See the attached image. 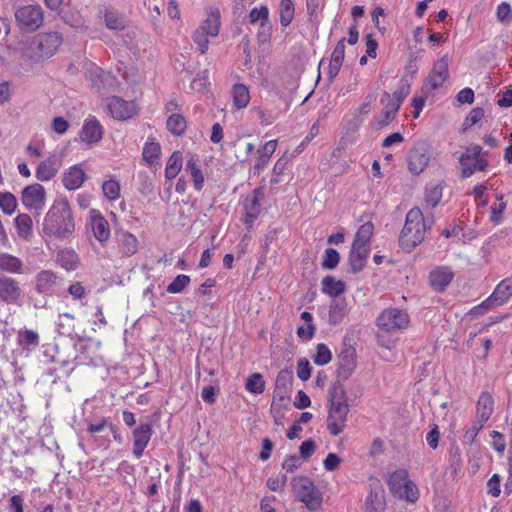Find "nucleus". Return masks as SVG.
Instances as JSON below:
<instances>
[{
	"label": "nucleus",
	"mask_w": 512,
	"mask_h": 512,
	"mask_svg": "<svg viewBox=\"0 0 512 512\" xmlns=\"http://www.w3.org/2000/svg\"><path fill=\"white\" fill-rule=\"evenodd\" d=\"M327 429L333 436L341 434L348 420L349 404L346 390L340 381L334 382L328 391Z\"/></svg>",
	"instance_id": "obj_1"
},
{
	"label": "nucleus",
	"mask_w": 512,
	"mask_h": 512,
	"mask_svg": "<svg viewBox=\"0 0 512 512\" xmlns=\"http://www.w3.org/2000/svg\"><path fill=\"white\" fill-rule=\"evenodd\" d=\"M75 229L74 218L66 199L57 200L48 210L44 223L45 235L55 238H65Z\"/></svg>",
	"instance_id": "obj_2"
},
{
	"label": "nucleus",
	"mask_w": 512,
	"mask_h": 512,
	"mask_svg": "<svg viewBox=\"0 0 512 512\" xmlns=\"http://www.w3.org/2000/svg\"><path fill=\"white\" fill-rule=\"evenodd\" d=\"M63 43V36L57 31L40 32L24 43V54L33 61L52 57Z\"/></svg>",
	"instance_id": "obj_3"
},
{
	"label": "nucleus",
	"mask_w": 512,
	"mask_h": 512,
	"mask_svg": "<svg viewBox=\"0 0 512 512\" xmlns=\"http://www.w3.org/2000/svg\"><path fill=\"white\" fill-rule=\"evenodd\" d=\"M426 229L427 222L422 211L418 207L410 209L399 237L401 248L410 253L424 240Z\"/></svg>",
	"instance_id": "obj_4"
},
{
	"label": "nucleus",
	"mask_w": 512,
	"mask_h": 512,
	"mask_svg": "<svg viewBox=\"0 0 512 512\" xmlns=\"http://www.w3.org/2000/svg\"><path fill=\"white\" fill-rule=\"evenodd\" d=\"M292 486L297 500L304 503L308 510L317 511L321 508L322 493L310 478L306 476L295 477L292 480Z\"/></svg>",
	"instance_id": "obj_5"
},
{
	"label": "nucleus",
	"mask_w": 512,
	"mask_h": 512,
	"mask_svg": "<svg viewBox=\"0 0 512 512\" xmlns=\"http://www.w3.org/2000/svg\"><path fill=\"white\" fill-rule=\"evenodd\" d=\"M410 316L404 309L390 307L384 309L376 319V326L384 333L395 334L408 328Z\"/></svg>",
	"instance_id": "obj_6"
},
{
	"label": "nucleus",
	"mask_w": 512,
	"mask_h": 512,
	"mask_svg": "<svg viewBox=\"0 0 512 512\" xmlns=\"http://www.w3.org/2000/svg\"><path fill=\"white\" fill-rule=\"evenodd\" d=\"M388 486L390 492L399 499L414 503L419 497L417 486L409 480L408 472L405 469H399L390 474Z\"/></svg>",
	"instance_id": "obj_7"
},
{
	"label": "nucleus",
	"mask_w": 512,
	"mask_h": 512,
	"mask_svg": "<svg viewBox=\"0 0 512 512\" xmlns=\"http://www.w3.org/2000/svg\"><path fill=\"white\" fill-rule=\"evenodd\" d=\"M486 155L487 152H483L481 146L476 144L468 146L459 158L461 176L468 178L477 171H485L488 167Z\"/></svg>",
	"instance_id": "obj_8"
},
{
	"label": "nucleus",
	"mask_w": 512,
	"mask_h": 512,
	"mask_svg": "<svg viewBox=\"0 0 512 512\" xmlns=\"http://www.w3.org/2000/svg\"><path fill=\"white\" fill-rule=\"evenodd\" d=\"M220 12L218 9H212L207 18L193 33V41L197 45L201 54H205L208 50V37H216L220 28Z\"/></svg>",
	"instance_id": "obj_9"
},
{
	"label": "nucleus",
	"mask_w": 512,
	"mask_h": 512,
	"mask_svg": "<svg viewBox=\"0 0 512 512\" xmlns=\"http://www.w3.org/2000/svg\"><path fill=\"white\" fill-rule=\"evenodd\" d=\"M15 19L21 30L34 32L43 24V9L38 4L21 6L15 11Z\"/></svg>",
	"instance_id": "obj_10"
},
{
	"label": "nucleus",
	"mask_w": 512,
	"mask_h": 512,
	"mask_svg": "<svg viewBox=\"0 0 512 512\" xmlns=\"http://www.w3.org/2000/svg\"><path fill=\"white\" fill-rule=\"evenodd\" d=\"M107 107L112 117L117 120H128L138 113V106L134 101H126L118 96L110 97Z\"/></svg>",
	"instance_id": "obj_11"
},
{
	"label": "nucleus",
	"mask_w": 512,
	"mask_h": 512,
	"mask_svg": "<svg viewBox=\"0 0 512 512\" xmlns=\"http://www.w3.org/2000/svg\"><path fill=\"white\" fill-rule=\"evenodd\" d=\"M430 161L429 148L425 144H419L413 147L408 157V168L414 175L422 173Z\"/></svg>",
	"instance_id": "obj_12"
},
{
	"label": "nucleus",
	"mask_w": 512,
	"mask_h": 512,
	"mask_svg": "<svg viewBox=\"0 0 512 512\" xmlns=\"http://www.w3.org/2000/svg\"><path fill=\"white\" fill-rule=\"evenodd\" d=\"M449 77V58L447 55H444L440 59H438L426 78V86L429 87L430 90H435L443 85V83Z\"/></svg>",
	"instance_id": "obj_13"
},
{
	"label": "nucleus",
	"mask_w": 512,
	"mask_h": 512,
	"mask_svg": "<svg viewBox=\"0 0 512 512\" xmlns=\"http://www.w3.org/2000/svg\"><path fill=\"white\" fill-rule=\"evenodd\" d=\"M357 366L356 350L351 345L344 344L338 356L337 375L343 380H347L354 372Z\"/></svg>",
	"instance_id": "obj_14"
},
{
	"label": "nucleus",
	"mask_w": 512,
	"mask_h": 512,
	"mask_svg": "<svg viewBox=\"0 0 512 512\" xmlns=\"http://www.w3.org/2000/svg\"><path fill=\"white\" fill-rule=\"evenodd\" d=\"M21 201L26 208L41 209L45 203L44 187L38 183L25 187L22 191Z\"/></svg>",
	"instance_id": "obj_15"
},
{
	"label": "nucleus",
	"mask_w": 512,
	"mask_h": 512,
	"mask_svg": "<svg viewBox=\"0 0 512 512\" xmlns=\"http://www.w3.org/2000/svg\"><path fill=\"white\" fill-rule=\"evenodd\" d=\"M152 436V427L149 423H141L132 432L133 449L132 453L136 458H140L147 447Z\"/></svg>",
	"instance_id": "obj_16"
},
{
	"label": "nucleus",
	"mask_w": 512,
	"mask_h": 512,
	"mask_svg": "<svg viewBox=\"0 0 512 512\" xmlns=\"http://www.w3.org/2000/svg\"><path fill=\"white\" fill-rule=\"evenodd\" d=\"M90 225L94 237L100 243H104L110 238L109 223L98 210L92 209L90 211Z\"/></svg>",
	"instance_id": "obj_17"
},
{
	"label": "nucleus",
	"mask_w": 512,
	"mask_h": 512,
	"mask_svg": "<svg viewBox=\"0 0 512 512\" xmlns=\"http://www.w3.org/2000/svg\"><path fill=\"white\" fill-rule=\"evenodd\" d=\"M22 297L19 283L10 277L0 278V299L6 303H16Z\"/></svg>",
	"instance_id": "obj_18"
},
{
	"label": "nucleus",
	"mask_w": 512,
	"mask_h": 512,
	"mask_svg": "<svg viewBox=\"0 0 512 512\" xmlns=\"http://www.w3.org/2000/svg\"><path fill=\"white\" fill-rule=\"evenodd\" d=\"M261 190L257 188L252 195H249L244 200V223L251 226L258 218L261 212L260 196Z\"/></svg>",
	"instance_id": "obj_19"
},
{
	"label": "nucleus",
	"mask_w": 512,
	"mask_h": 512,
	"mask_svg": "<svg viewBox=\"0 0 512 512\" xmlns=\"http://www.w3.org/2000/svg\"><path fill=\"white\" fill-rule=\"evenodd\" d=\"M61 167L60 160L55 155H50L38 164L35 176L42 182L53 179Z\"/></svg>",
	"instance_id": "obj_20"
},
{
	"label": "nucleus",
	"mask_w": 512,
	"mask_h": 512,
	"mask_svg": "<svg viewBox=\"0 0 512 512\" xmlns=\"http://www.w3.org/2000/svg\"><path fill=\"white\" fill-rule=\"evenodd\" d=\"M102 136L103 127L100 122L95 117L86 119L80 132L81 140L85 143L92 144L99 142Z\"/></svg>",
	"instance_id": "obj_21"
},
{
	"label": "nucleus",
	"mask_w": 512,
	"mask_h": 512,
	"mask_svg": "<svg viewBox=\"0 0 512 512\" xmlns=\"http://www.w3.org/2000/svg\"><path fill=\"white\" fill-rule=\"evenodd\" d=\"M454 274L449 267H437L430 272L431 286L439 292H443L453 280Z\"/></svg>",
	"instance_id": "obj_22"
},
{
	"label": "nucleus",
	"mask_w": 512,
	"mask_h": 512,
	"mask_svg": "<svg viewBox=\"0 0 512 512\" xmlns=\"http://www.w3.org/2000/svg\"><path fill=\"white\" fill-rule=\"evenodd\" d=\"M512 296V279L502 280L494 289L493 293L487 298V303L497 307L503 305Z\"/></svg>",
	"instance_id": "obj_23"
},
{
	"label": "nucleus",
	"mask_w": 512,
	"mask_h": 512,
	"mask_svg": "<svg viewBox=\"0 0 512 512\" xmlns=\"http://www.w3.org/2000/svg\"><path fill=\"white\" fill-rule=\"evenodd\" d=\"M369 255V248L358 244H352L349 253V264L354 273L360 272L365 266L366 259Z\"/></svg>",
	"instance_id": "obj_24"
},
{
	"label": "nucleus",
	"mask_w": 512,
	"mask_h": 512,
	"mask_svg": "<svg viewBox=\"0 0 512 512\" xmlns=\"http://www.w3.org/2000/svg\"><path fill=\"white\" fill-rule=\"evenodd\" d=\"M494 400L490 393L482 392L477 405L475 419L480 422L486 423L493 413Z\"/></svg>",
	"instance_id": "obj_25"
},
{
	"label": "nucleus",
	"mask_w": 512,
	"mask_h": 512,
	"mask_svg": "<svg viewBox=\"0 0 512 512\" xmlns=\"http://www.w3.org/2000/svg\"><path fill=\"white\" fill-rule=\"evenodd\" d=\"M86 179V174L80 165L70 167L63 175V185L68 190L78 189Z\"/></svg>",
	"instance_id": "obj_26"
},
{
	"label": "nucleus",
	"mask_w": 512,
	"mask_h": 512,
	"mask_svg": "<svg viewBox=\"0 0 512 512\" xmlns=\"http://www.w3.org/2000/svg\"><path fill=\"white\" fill-rule=\"evenodd\" d=\"M365 507L366 512H383L385 510L384 490L381 486L371 489Z\"/></svg>",
	"instance_id": "obj_27"
},
{
	"label": "nucleus",
	"mask_w": 512,
	"mask_h": 512,
	"mask_svg": "<svg viewBox=\"0 0 512 512\" xmlns=\"http://www.w3.org/2000/svg\"><path fill=\"white\" fill-rule=\"evenodd\" d=\"M0 271L21 274L23 273V262L11 254L0 253Z\"/></svg>",
	"instance_id": "obj_28"
},
{
	"label": "nucleus",
	"mask_w": 512,
	"mask_h": 512,
	"mask_svg": "<svg viewBox=\"0 0 512 512\" xmlns=\"http://www.w3.org/2000/svg\"><path fill=\"white\" fill-rule=\"evenodd\" d=\"M185 171L190 173L195 190L201 191L204 185V175L199 167L198 160L193 155L187 160Z\"/></svg>",
	"instance_id": "obj_29"
},
{
	"label": "nucleus",
	"mask_w": 512,
	"mask_h": 512,
	"mask_svg": "<svg viewBox=\"0 0 512 512\" xmlns=\"http://www.w3.org/2000/svg\"><path fill=\"white\" fill-rule=\"evenodd\" d=\"M347 303L345 300H333L329 307L328 321L332 325H337L343 321L347 315Z\"/></svg>",
	"instance_id": "obj_30"
},
{
	"label": "nucleus",
	"mask_w": 512,
	"mask_h": 512,
	"mask_svg": "<svg viewBox=\"0 0 512 512\" xmlns=\"http://www.w3.org/2000/svg\"><path fill=\"white\" fill-rule=\"evenodd\" d=\"M277 147V141L276 140H270L266 142L261 149L258 150V156L256 163L254 165L255 170H263L268 162L270 157L273 155Z\"/></svg>",
	"instance_id": "obj_31"
},
{
	"label": "nucleus",
	"mask_w": 512,
	"mask_h": 512,
	"mask_svg": "<svg viewBox=\"0 0 512 512\" xmlns=\"http://www.w3.org/2000/svg\"><path fill=\"white\" fill-rule=\"evenodd\" d=\"M410 82L406 78H401L399 82L398 88L393 92L392 96L389 93L384 92L381 101L385 103V99L392 101L393 103H398L401 106L404 99L408 96L410 92Z\"/></svg>",
	"instance_id": "obj_32"
},
{
	"label": "nucleus",
	"mask_w": 512,
	"mask_h": 512,
	"mask_svg": "<svg viewBox=\"0 0 512 512\" xmlns=\"http://www.w3.org/2000/svg\"><path fill=\"white\" fill-rule=\"evenodd\" d=\"M345 291V283L333 276H326L322 279V292L330 297L336 298Z\"/></svg>",
	"instance_id": "obj_33"
},
{
	"label": "nucleus",
	"mask_w": 512,
	"mask_h": 512,
	"mask_svg": "<svg viewBox=\"0 0 512 512\" xmlns=\"http://www.w3.org/2000/svg\"><path fill=\"white\" fill-rule=\"evenodd\" d=\"M103 17L106 27L110 30L121 31L126 28L125 18L112 8H105Z\"/></svg>",
	"instance_id": "obj_34"
},
{
	"label": "nucleus",
	"mask_w": 512,
	"mask_h": 512,
	"mask_svg": "<svg viewBox=\"0 0 512 512\" xmlns=\"http://www.w3.org/2000/svg\"><path fill=\"white\" fill-rule=\"evenodd\" d=\"M183 157L180 151H175L169 157L165 167V177L168 180L174 179L182 169Z\"/></svg>",
	"instance_id": "obj_35"
},
{
	"label": "nucleus",
	"mask_w": 512,
	"mask_h": 512,
	"mask_svg": "<svg viewBox=\"0 0 512 512\" xmlns=\"http://www.w3.org/2000/svg\"><path fill=\"white\" fill-rule=\"evenodd\" d=\"M57 276L50 270H43L36 276V289L39 293L49 291L56 283Z\"/></svg>",
	"instance_id": "obj_36"
},
{
	"label": "nucleus",
	"mask_w": 512,
	"mask_h": 512,
	"mask_svg": "<svg viewBox=\"0 0 512 512\" xmlns=\"http://www.w3.org/2000/svg\"><path fill=\"white\" fill-rule=\"evenodd\" d=\"M119 246L126 256L133 255L137 251V238L129 232L118 234Z\"/></svg>",
	"instance_id": "obj_37"
},
{
	"label": "nucleus",
	"mask_w": 512,
	"mask_h": 512,
	"mask_svg": "<svg viewBox=\"0 0 512 512\" xmlns=\"http://www.w3.org/2000/svg\"><path fill=\"white\" fill-rule=\"evenodd\" d=\"M233 103L238 109L247 107L250 101L248 88L244 84H235L232 88Z\"/></svg>",
	"instance_id": "obj_38"
},
{
	"label": "nucleus",
	"mask_w": 512,
	"mask_h": 512,
	"mask_svg": "<svg viewBox=\"0 0 512 512\" xmlns=\"http://www.w3.org/2000/svg\"><path fill=\"white\" fill-rule=\"evenodd\" d=\"M166 125L169 132L176 136L184 134L187 127L186 120L180 113L169 115Z\"/></svg>",
	"instance_id": "obj_39"
},
{
	"label": "nucleus",
	"mask_w": 512,
	"mask_h": 512,
	"mask_svg": "<svg viewBox=\"0 0 512 512\" xmlns=\"http://www.w3.org/2000/svg\"><path fill=\"white\" fill-rule=\"evenodd\" d=\"M17 234L23 239H28L32 234V219L28 214H19L15 218Z\"/></svg>",
	"instance_id": "obj_40"
},
{
	"label": "nucleus",
	"mask_w": 512,
	"mask_h": 512,
	"mask_svg": "<svg viewBox=\"0 0 512 512\" xmlns=\"http://www.w3.org/2000/svg\"><path fill=\"white\" fill-rule=\"evenodd\" d=\"M387 102L384 105V108L381 111V118L378 121L379 126L385 127L389 125L394 118L400 108L398 103H393L392 101L386 99Z\"/></svg>",
	"instance_id": "obj_41"
},
{
	"label": "nucleus",
	"mask_w": 512,
	"mask_h": 512,
	"mask_svg": "<svg viewBox=\"0 0 512 512\" xmlns=\"http://www.w3.org/2000/svg\"><path fill=\"white\" fill-rule=\"evenodd\" d=\"M374 225L371 222L362 224L356 232L353 243L369 248L371 236L373 234Z\"/></svg>",
	"instance_id": "obj_42"
},
{
	"label": "nucleus",
	"mask_w": 512,
	"mask_h": 512,
	"mask_svg": "<svg viewBox=\"0 0 512 512\" xmlns=\"http://www.w3.org/2000/svg\"><path fill=\"white\" fill-rule=\"evenodd\" d=\"M294 4L292 0H281L279 7L280 23L282 27L290 25L294 18Z\"/></svg>",
	"instance_id": "obj_43"
},
{
	"label": "nucleus",
	"mask_w": 512,
	"mask_h": 512,
	"mask_svg": "<svg viewBox=\"0 0 512 512\" xmlns=\"http://www.w3.org/2000/svg\"><path fill=\"white\" fill-rule=\"evenodd\" d=\"M442 199V186L440 184H430L426 187L425 203L427 206L434 208Z\"/></svg>",
	"instance_id": "obj_44"
},
{
	"label": "nucleus",
	"mask_w": 512,
	"mask_h": 512,
	"mask_svg": "<svg viewBox=\"0 0 512 512\" xmlns=\"http://www.w3.org/2000/svg\"><path fill=\"white\" fill-rule=\"evenodd\" d=\"M57 260L67 271L74 270L78 264V256L73 250L60 251Z\"/></svg>",
	"instance_id": "obj_45"
},
{
	"label": "nucleus",
	"mask_w": 512,
	"mask_h": 512,
	"mask_svg": "<svg viewBox=\"0 0 512 512\" xmlns=\"http://www.w3.org/2000/svg\"><path fill=\"white\" fill-rule=\"evenodd\" d=\"M245 388L252 394H262L265 390V381L260 373H253L246 381Z\"/></svg>",
	"instance_id": "obj_46"
},
{
	"label": "nucleus",
	"mask_w": 512,
	"mask_h": 512,
	"mask_svg": "<svg viewBox=\"0 0 512 512\" xmlns=\"http://www.w3.org/2000/svg\"><path fill=\"white\" fill-rule=\"evenodd\" d=\"M268 18H269V10L267 6L262 5L261 7L253 8L249 13V19L251 23H256L257 21H261L260 27L265 29L268 26Z\"/></svg>",
	"instance_id": "obj_47"
},
{
	"label": "nucleus",
	"mask_w": 512,
	"mask_h": 512,
	"mask_svg": "<svg viewBox=\"0 0 512 512\" xmlns=\"http://www.w3.org/2000/svg\"><path fill=\"white\" fill-rule=\"evenodd\" d=\"M17 208V199L10 192H0V209L7 215H11Z\"/></svg>",
	"instance_id": "obj_48"
},
{
	"label": "nucleus",
	"mask_w": 512,
	"mask_h": 512,
	"mask_svg": "<svg viewBox=\"0 0 512 512\" xmlns=\"http://www.w3.org/2000/svg\"><path fill=\"white\" fill-rule=\"evenodd\" d=\"M18 342L27 348H35L39 345V335L33 330L19 331Z\"/></svg>",
	"instance_id": "obj_49"
},
{
	"label": "nucleus",
	"mask_w": 512,
	"mask_h": 512,
	"mask_svg": "<svg viewBox=\"0 0 512 512\" xmlns=\"http://www.w3.org/2000/svg\"><path fill=\"white\" fill-rule=\"evenodd\" d=\"M102 190L104 196L110 201H115L120 196V184L114 179L105 181L102 184Z\"/></svg>",
	"instance_id": "obj_50"
},
{
	"label": "nucleus",
	"mask_w": 512,
	"mask_h": 512,
	"mask_svg": "<svg viewBox=\"0 0 512 512\" xmlns=\"http://www.w3.org/2000/svg\"><path fill=\"white\" fill-rule=\"evenodd\" d=\"M190 281L188 275L180 274L167 286L166 291L171 294L181 293L190 284Z\"/></svg>",
	"instance_id": "obj_51"
},
{
	"label": "nucleus",
	"mask_w": 512,
	"mask_h": 512,
	"mask_svg": "<svg viewBox=\"0 0 512 512\" xmlns=\"http://www.w3.org/2000/svg\"><path fill=\"white\" fill-rule=\"evenodd\" d=\"M503 194L497 193V202L491 206L490 220L494 223H499L502 219L503 212L506 209V202L503 200Z\"/></svg>",
	"instance_id": "obj_52"
},
{
	"label": "nucleus",
	"mask_w": 512,
	"mask_h": 512,
	"mask_svg": "<svg viewBox=\"0 0 512 512\" xmlns=\"http://www.w3.org/2000/svg\"><path fill=\"white\" fill-rule=\"evenodd\" d=\"M293 381V372L289 369L281 370L276 377L275 388L276 390H284L286 391L292 384Z\"/></svg>",
	"instance_id": "obj_53"
},
{
	"label": "nucleus",
	"mask_w": 512,
	"mask_h": 512,
	"mask_svg": "<svg viewBox=\"0 0 512 512\" xmlns=\"http://www.w3.org/2000/svg\"><path fill=\"white\" fill-rule=\"evenodd\" d=\"M332 359V354L327 345L320 343L316 347V354L313 357L315 364L323 366L328 364Z\"/></svg>",
	"instance_id": "obj_54"
},
{
	"label": "nucleus",
	"mask_w": 512,
	"mask_h": 512,
	"mask_svg": "<svg viewBox=\"0 0 512 512\" xmlns=\"http://www.w3.org/2000/svg\"><path fill=\"white\" fill-rule=\"evenodd\" d=\"M340 261V255L337 250L333 248H327L324 251L323 261L321 263L322 268L332 270L337 267Z\"/></svg>",
	"instance_id": "obj_55"
},
{
	"label": "nucleus",
	"mask_w": 512,
	"mask_h": 512,
	"mask_svg": "<svg viewBox=\"0 0 512 512\" xmlns=\"http://www.w3.org/2000/svg\"><path fill=\"white\" fill-rule=\"evenodd\" d=\"M73 315L64 313L59 315L57 329L61 335H70L73 332Z\"/></svg>",
	"instance_id": "obj_56"
},
{
	"label": "nucleus",
	"mask_w": 512,
	"mask_h": 512,
	"mask_svg": "<svg viewBox=\"0 0 512 512\" xmlns=\"http://www.w3.org/2000/svg\"><path fill=\"white\" fill-rule=\"evenodd\" d=\"M161 152V147L157 142H149L146 143L143 148V159L147 161L149 164H153L154 161L159 157Z\"/></svg>",
	"instance_id": "obj_57"
},
{
	"label": "nucleus",
	"mask_w": 512,
	"mask_h": 512,
	"mask_svg": "<svg viewBox=\"0 0 512 512\" xmlns=\"http://www.w3.org/2000/svg\"><path fill=\"white\" fill-rule=\"evenodd\" d=\"M485 423L480 422L479 420L474 419L470 428H468L463 436V442L467 445H471L478 432L482 429Z\"/></svg>",
	"instance_id": "obj_58"
},
{
	"label": "nucleus",
	"mask_w": 512,
	"mask_h": 512,
	"mask_svg": "<svg viewBox=\"0 0 512 512\" xmlns=\"http://www.w3.org/2000/svg\"><path fill=\"white\" fill-rule=\"evenodd\" d=\"M375 100L376 94L374 92L369 93L365 97L364 102L355 110V116L359 117L369 114L373 108V103L375 102Z\"/></svg>",
	"instance_id": "obj_59"
},
{
	"label": "nucleus",
	"mask_w": 512,
	"mask_h": 512,
	"mask_svg": "<svg viewBox=\"0 0 512 512\" xmlns=\"http://www.w3.org/2000/svg\"><path fill=\"white\" fill-rule=\"evenodd\" d=\"M253 112L256 114L260 124L263 126L272 124L276 118L275 114L271 110H266L261 107H255Z\"/></svg>",
	"instance_id": "obj_60"
},
{
	"label": "nucleus",
	"mask_w": 512,
	"mask_h": 512,
	"mask_svg": "<svg viewBox=\"0 0 512 512\" xmlns=\"http://www.w3.org/2000/svg\"><path fill=\"white\" fill-rule=\"evenodd\" d=\"M484 109L480 107H476L470 111L468 116L465 118L463 126L464 129H467L468 127L478 123L484 116Z\"/></svg>",
	"instance_id": "obj_61"
},
{
	"label": "nucleus",
	"mask_w": 512,
	"mask_h": 512,
	"mask_svg": "<svg viewBox=\"0 0 512 512\" xmlns=\"http://www.w3.org/2000/svg\"><path fill=\"white\" fill-rule=\"evenodd\" d=\"M297 376L302 381H307L311 376V367L306 358H301L297 363Z\"/></svg>",
	"instance_id": "obj_62"
},
{
	"label": "nucleus",
	"mask_w": 512,
	"mask_h": 512,
	"mask_svg": "<svg viewBox=\"0 0 512 512\" xmlns=\"http://www.w3.org/2000/svg\"><path fill=\"white\" fill-rule=\"evenodd\" d=\"M109 428L111 432H116V426L108 418H103L99 423H91L88 425V431L92 434Z\"/></svg>",
	"instance_id": "obj_63"
},
{
	"label": "nucleus",
	"mask_w": 512,
	"mask_h": 512,
	"mask_svg": "<svg viewBox=\"0 0 512 512\" xmlns=\"http://www.w3.org/2000/svg\"><path fill=\"white\" fill-rule=\"evenodd\" d=\"M219 392L218 386L208 385L202 389L201 397L207 404H214L216 402V394Z\"/></svg>",
	"instance_id": "obj_64"
}]
</instances>
